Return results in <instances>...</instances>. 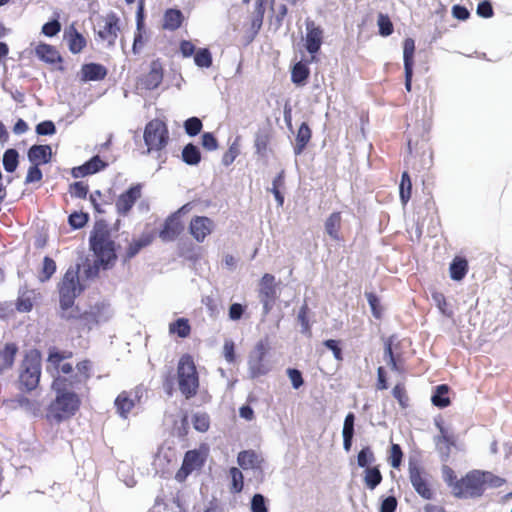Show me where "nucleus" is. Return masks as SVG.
<instances>
[{
  "label": "nucleus",
  "instance_id": "nucleus-37",
  "mask_svg": "<svg viewBox=\"0 0 512 512\" xmlns=\"http://www.w3.org/2000/svg\"><path fill=\"white\" fill-rule=\"evenodd\" d=\"M182 160L187 165H197L201 160V153L199 148L192 143L185 145L182 150Z\"/></svg>",
  "mask_w": 512,
  "mask_h": 512
},
{
  "label": "nucleus",
  "instance_id": "nucleus-28",
  "mask_svg": "<svg viewBox=\"0 0 512 512\" xmlns=\"http://www.w3.org/2000/svg\"><path fill=\"white\" fill-rule=\"evenodd\" d=\"M342 225V217L340 212H333L325 221V231L331 239L341 241L343 238L340 236Z\"/></svg>",
  "mask_w": 512,
  "mask_h": 512
},
{
  "label": "nucleus",
  "instance_id": "nucleus-12",
  "mask_svg": "<svg viewBox=\"0 0 512 512\" xmlns=\"http://www.w3.org/2000/svg\"><path fill=\"white\" fill-rule=\"evenodd\" d=\"M205 459L201 453L194 449L185 453L182 465L175 474V479L182 483L187 477L196 469H200L204 464Z\"/></svg>",
  "mask_w": 512,
  "mask_h": 512
},
{
  "label": "nucleus",
  "instance_id": "nucleus-27",
  "mask_svg": "<svg viewBox=\"0 0 512 512\" xmlns=\"http://www.w3.org/2000/svg\"><path fill=\"white\" fill-rule=\"evenodd\" d=\"M239 466L244 469H257L261 467L262 459L253 450H244L239 452L237 456Z\"/></svg>",
  "mask_w": 512,
  "mask_h": 512
},
{
  "label": "nucleus",
  "instance_id": "nucleus-55",
  "mask_svg": "<svg viewBox=\"0 0 512 512\" xmlns=\"http://www.w3.org/2000/svg\"><path fill=\"white\" fill-rule=\"evenodd\" d=\"M309 70L305 64L298 62L292 69V81L294 83H302L307 79Z\"/></svg>",
  "mask_w": 512,
  "mask_h": 512
},
{
  "label": "nucleus",
  "instance_id": "nucleus-58",
  "mask_svg": "<svg viewBox=\"0 0 512 512\" xmlns=\"http://www.w3.org/2000/svg\"><path fill=\"white\" fill-rule=\"evenodd\" d=\"M87 221L88 216L83 212H74L69 216V224L76 229L84 227Z\"/></svg>",
  "mask_w": 512,
  "mask_h": 512
},
{
  "label": "nucleus",
  "instance_id": "nucleus-7",
  "mask_svg": "<svg viewBox=\"0 0 512 512\" xmlns=\"http://www.w3.org/2000/svg\"><path fill=\"white\" fill-rule=\"evenodd\" d=\"M271 349L269 339L259 340L248 357V370L252 379L268 374L271 370L267 355Z\"/></svg>",
  "mask_w": 512,
  "mask_h": 512
},
{
  "label": "nucleus",
  "instance_id": "nucleus-63",
  "mask_svg": "<svg viewBox=\"0 0 512 512\" xmlns=\"http://www.w3.org/2000/svg\"><path fill=\"white\" fill-rule=\"evenodd\" d=\"M201 140L202 146L209 151H214L218 147L216 138L210 132L204 133L201 137Z\"/></svg>",
  "mask_w": 512,
  "mask_h": 512
},
{
  "label": "nucleus",
  "instance_id": "nucleus-48",
  "mask_svg": "<svg viewBox=\"0 0 512 512\" xmlns=\"http://www.w3.org/2000/svg\"><path fill=\"white\" fill-rule=\"evenodd\" d=\"M194 63L200 68H209L212 65V55L207 48H200L194 55Z\"/></svg>",
  "mask_w": 512,
  "mask_h": 512
},
{
  "label": "nucleus",
  "instance_id": "nucleus-24",
  "mask_svg": "<svg viewBox=\"0 0 512 512\" xmlns=\"http://www.w3.org/2000/svg\"><path fill=\"white\" fill-rule=\"evenodd\" d=\"M17 353L18 346L15 343L10 342L5 344L0 350V373L13 367Z\"/></svg>",
  "mask_w": 512,
  "mask_h": 512
},
{
  "label": "nucleus",
  "instance_id": "nucleus-14",
  "mask_svg": "<svg viewBox=\"0 0 512 512\" xmlns=\"http://www.w3.org/2000/svg\"><path fill=\"white\" fill-rule=\"evenodd\" d=\"M182 210L183 208L173 213L165 220L163 228L159 232V237L162 241H174L184 230L183 222L180 220Z\"/></svg>",
  "mask_w": 512,
  "mask_h": 512
},
{
  "label": "nucleus",
  "instance_id": "nucleus-11",
  "mask_svg": "<svg viewBox=\"0 0 512 512\" xmlns=\"http://www.w3.org/2000/svg\"><path fill=\"white\" fill-rule=\"evenodd\" d=\"M259 298L263 304L264 312L266 314L269 313L277 298V289L274 275L265 273L262 276L259 283Z\"/></svg>",
  "mask_w": 512,
  "mask_h": 512
},
{
  "label": "nucleus",
  "instance_id": "nucleus-51",
  "mask_svg": "<svg viewBox=\"0 0 512 512\" xmlns=\"http://www.w3.org/2000/svg\"><path fill=\"white\" fill-rule=\"evenodd\" d=\"M309 312L310 309L308 307V304L305 302L298 312V321L301 324L302 332L308 335H311V325L309 322Z\"/></svg>",
  "mask_w": 512,
  "mask_h": 512
},
{
  "label": "nucleus",
  "instance_id": "nucleus-3",
  "mask_svg": "<svg viewBox=\"0 0 512 512\" xmlns=\"http://www.w3.org/2000/svg\"><path fill=\"white\" fill-rule=\"evenodd\" d=\"M42 373V356L39 350L33 348L26 351L18 367V384L21 391L35 390L40 382Z\"/></svg>",
  "mask_w": 512,
  "mask_h": 512
},
{
  "label": "nucleus",
  "instance_id": "nucleus-45",
  "mask_svg": "<svg viewBox=\"0 0 512 512\" xmlns=\"http://www.w3.org/2000/svg\"><path fill=\"white\" fill-rule=\"evenodd\" d=\"M376 458L369 446L362 448L357 455V464L361 468L371 467Z\"/></svg>",
  "mask_w": 512,
  "mask_h": 512
},
{
  "label": "nucleus",
  "instance_id": "nucleus-30",
  "mask_svg": "<svg viewBox=\"0 0 512 512\" xmlns=\"http://www.w3.org/2000/svg\"><path fill=\"white\" fill-rule=\"evenodd\" d=\"M382 480L383 476L379 465H373L365 468L363 472V483L367 489L373 491L381 484Z\"/></svg>",
  "mask_w": 512,
  "mask_h": 512
},
{
  "label": "nucleus",
  "instance_id": "nucleus-60",
  "mask_svg": "<svg viewBox=\"0 0 512 512\" xmlns=\"http://www.w3.org/2000/svg\"><path fill=\"white\" fill-rule=\"evenodd\" d=\"M251 511L252 512H268L265 498L261 494H255L251 500Z\"/></svg>",
  "mask_w": 512,
  "mask_h": 512
},
{
  "label": "nucleus",
  "instance_id": "nucleus-49",
  "mask_svg": "<svg viewBox=\"0 0 512 512\" xmlns=\"http://www.w3.org/2000/svg\"><path fill=\"white\" fill-rule=\"evenodd\" d=\"M415 51V43L411 38H407L403 45L404 68H413V56Z\"/></svg>",
  "mask_w": 512,
  "mask_h": 512
},
{
  "label": "nucleus",
  "instance_id": "nucleus-29",
  "mask_svg": "<svg viewBox=\"0 0 512 512\" xmlns=\"http://www.w3.org/2000/svg\"><path fill=\"white\" fill-rule=\"evenodd\" d=\"M152 241H153V235L150 233L143 234L138 239H133L129 243V245L126 249L124 260L128 261V260L132 259L134 256H136L139 253V251L142 248L150 245L152 243Z\"/></svg>",
  "mask_w": 512,
  "mask_h": 512
},
{
  "label": "nucleus",
  "instance_id": "nucleus-5",
  "mask_svg": "<svg viewBox=\"0 0 512 512\" xmlns=\"http://www.w3.org/2000/svg\"><path fill=\"white\" fill-rule=\"evenodd\" d=\"M486 475L478 470L467 473L456 483L453 495L458 498L480 497L485 490Z\"/></svg>",
  "mask_w": 512,
  "mask_h": 512
},
{
  "label": "nucleus",
  "instance_id": "nucleus-33",
  "mask_svg": "<svg viewBox=\"0 0 512 512\" xmlns=\"http://www.w3.org/2000/svg\"><path fill=\"white\" fill-rule=\"evenodd\" d=\"M354 421L355 415L352 412L348 413L344 419L342 435L343 447L346 452H349L352 446L354 436Z\"/></svg>",
  "mask_w": 512,
  "mask_h": 512
},
{
  "label": "nucleus",
  "instance_id": "nucleus-42",
  "mask_svg": "<svg viewBox=\"0 0 512 512\" xmlns=\"http://www.w3.org/2000/svg\"><path fill=\"white\" fill-rule=\"evenodd\" d=\"M136 199V194H120L116 201L118 212L123 215L127 214L134 205Z\"/></svg>",
  "mask_w": 512,
  "mask_h": 512
},
{
  "label": "nucleus",
  "instance_id": "nucleus-39",
  "mask_svg": "<svg viewBox=\"0 0 512 512\" xmlns=\"http://www.w3.org/2000/svg\"><path fill=\"white\" fill-rule=\"evenodd\" d=\"M311 138V131L310 128L306 123H302L301 126L298 129L297 136H296V147H295V153L300 154L304 147L307 145Z\"/></svg>",
  "mask_w": 512,
  "mask_h": 512
},
{
  "label": "nucleus",
  "instance_id": "nucleus-9",
  "mask_svg": "<svg viewBox=\"0 0 512 512\" xmlns=\"http://www.w3.org/2000/svg\"><path fill=\"white\" fill-rule=\"evenodd\" d=\"M143 137L148 153L159 152L168 144L169 131L163 121L153 119L146 124Z\"/></svg>",
  "mask_w": 512,
  "mask_h": 512
},
{
  "label": "nucleus",
  "instance_id": "nucleus-52",
  "mask_svg": "<svg viewBox=\"0 0 512 512\" xmlns=\"http://www.w3.org/2000/svg\"><path fill=\"white\" fill-rule=\"evenodd\" d=\"M193 427L199 432H206L210 427V418L206 413H197L193 416Z\"/></svg>",
  "mask_w": 512,
  "mask_h": 512
},
{
  "label": "nucleus",
  "instance_id": "nucleus-2",
  "mask_svg": "<svg viewBox=\"0 0 512 512\" xmlns=\"http://www.w3.org/2000/svg\"><path fill=\"white\" fill-rule=\"evenodd\" d=\"M90 247L97 260L93 267L94 271H92V268L87 271L88 276L96 275L100 266L103 269H108L114 265L117 259L115 243L107 226L103 224L95 225L90 236Z\"/></svg>",
  "mask_w": 512,
  "mask_h": 512
},
{
  "label": "nucleus",
  "instance_id": "nucleus-54",
  "mask_svg": "<svg viewBox=\"0 0 512 512\" xmlns=\"http://www.w3.org/2000/svg\"><path fill=\"white\" fill-rule=\"evenodd\" d=\"M202 121L197 117L188 118L184 122V129L187 135L196 136L202 129Z\"/></svg>",
  "mask_w": 512,
  "mask_h": 512
},
{
  "label": "nucleus",
  "instance_id": "nucleus-56",
  "mask_svg": "<svg viewBox=\"0 0 512 512\" xmlns=\"http://www.w3.org/2000/svg\"><path fill=\"white\" fill-rule=\"evenodd\" d=\"M366 298L370 305L373 316L377 319H380L382 316V307L378 297L374 293L370 292L366 293Z\"/></svg>",
  "mask_w": 512,
  "mask_h": 512
},
{
  "label": "nucleus",
  "instance_id": "nucleus-6",
  "mask_svg": "<svg viewBox=\"0 0 512 512\" xmlns=\"http://www.w3.org/2000/svg\"><path fill=\"white\" fill-rule=\"evenodd\" d=\"M108 305L104 302H97L91 305L88 310L78 315L67 314L64 315L66 319H75L78 321L75 327L78 331H90L93 327L97 326L101 322H106L109 318Z\"/></svg>",
  "mask_w": 512,
  "mask_h": 512
},
{
  "label": "nucleus",
  "instance_id": "nucleus-57",
  "mask_svg": "<svg viewBox=\"0 0 512 512\" xmlns=\"http://www.w3.org/2000/svg\"><path fill=\"white\" fill-rule=\"evenodd\" d=\"M240 153V149H239V145L238 143L235 141L233 142L229 149L227 150V152L223 155V158H222V163L225 165V166H229L230 164H232L234 162V160L236 159V157L239 155Z\"/></svg>",
  "mask_w": 512,
  "mask_h": 512
},
{
  "label": "nucleus",
  "instance_id": "nucleus-62",
  "mask_svg": "<svg viewBox=\"0 0 512 512\" xmlns=\"http://www.w3.org/2000/svg\"><path fill=\"white\" fill-rule=\"evenodd\" d=\"M60 30L61 24L56 19L45 23L42 27V33L48 37L55 36Z\"/></svg>",
  "mask_w": 512,
  "mask_h": 512
},
{
  "label": "nucleus",
  "instance_id": "nucleus-20",
  "mask_svg": "<svg viewBox=\"0 0 512 512\" xmlns=\"http://www.w3.org/2000/svg\"><path fill=\"white\" fill-rule=\"evenodd\" d=\"M106 166L105 162L100 159L99 156L92 157L89 161L83 165L74 167L72 169V175L75 178L85 177L87 175L94 174Z\"/></svg>",
  "mask_w": 512,
  "mask_h": 512
},
{
  "label": "nucleus",
  "instance_id": "nucleus-25",
  "mask_svg": "<svg viewBox=\"0 0 512 512\" xmlns=\"http://www.w3.org/2000/svg\"><path fill=\"white\" fill-rule=\"evenodd\" d=\"M107 75L106 68L97 63L85 64L81 68V80L82 81H99L105 78Z\"/></svg>",
  "mask_w": 512,
  "mask_h": 512
},
{
  "label": "nucleus",
  "instance_id": "nucleus-31",
  "mask_svg": "<svg viewBox=\"0 0 512 512\" xmlns=\"http://www.w3.org/2000/svg\"><path fill=\"white\" fill-rule=\"evenodd\" d=\"M468 269V261L464 257H454L449 267L451 279L461 281L466 276Z\"/></svg>",
  "mask_w": 512,
  "mask_h": 512
},
{
  "label": "nucleus",
  "instance_id": "nucleus-34",
  "mask_svg": "<svg viewBox=\"0 0 512 512\" xmlns=\"http://www.w3.org/2000/svg\"><path fill=\"white\" fill-rule=\"evenodd\" d=\"M191 325L187 318H178L169 324V333L180 338H187L191 334Z\"/></svg>",
  "mask_w": 512,
  "mask_h": 512
},
{
  "label": "nucleus",
  "instance_id": "nucleus-26",
  "mask_svg": "<svg viewBox=\"0 0 512 512\" xmlns=\"http://www.w3.org/2000/svg\"><path fill=\"white\" fill-rule=\"evenodd\" d=\"M163 79V69L159 61H153L149 73L143 78L145 88L152 90L157 88Z\"/></svg>",
  "mask_w": 512,
  "mask_h": 512
},
{
  "label": "nucleus",
  "instance_id": "nucleus-44",
  "mask_svg": "<svg viewBox=\"0 0 512 512\" xmlns=\"http://www.w3.org/2000/svg\"><path fill=\"white\" fill-rule=\"evenodd\" d=\"M432 299L433 301L435 302L437 308L440 310V312L448 317V318H452L453 315H454V312L453 310L450 308L447 300H446V297L443 293L441 292H434L432 294Z\"/></svg>",
  "mask_w": 512,
  "mask_h": 512
},
{
  "label": "nucleus",
  "instance_id": "nucleus-61",
  "mask_svg": "<svg viewBox=\"0 0 512 512\" xmlns=\"http://www.w3.org/2000/svg\"><path fill=\"white\" fill-rule=\"evenodd\" d=\"M287 375L294 389H299L303 385L304 380L302 377V373L298 369L289 368L287 370Z\"/></svg>",
  "mask_w": 512,
  "mask_h": 512
},
{
  "label": "nucleus",
  "instance_id": "nucleus-22",
  "mask_svg": "<svg viewBox=\"0 0 512 512\" xmlns=\"http://www.w3.org/2000/svg\"><path fill=\"white\" fill-rule=\"evenodd\" d=\"M267 3L268 0H257L255 2L254 11L251 15V24L249 28L251 38H254L262 27Z\"/></svg>",
  "mask_w": 512,
  "mask_h": 512
},
{
  "label": "nucleus",
  "instance_id": "nucleus-32",
  "mask_svg": "<svg viewBox=\"0 0 512 512\" xmlns=\"http://www.w3.org/2000/svg\"><path fill=\"white\" fill-rule=\"evenodd\" d=\"M35 54L39 59L50 64H54L61 60L58 51L48 44H39L35 48Z\"/></svg>",
  "mask_w": 512,
  "mask_h": 512
},
{
  "label": "nucleus",
  "instance_id": "nucleus-47",
  "mask_svg": "<svg viewBox=\"0 0 512 512\" xmlns=\"http://www.w3.org/2000/svg\"><path fill=\"white\" fill-rule=\"evenodd\" d=\"M18 165V152L15 149H8L3 155V166L7 172H14Z\"/></svg>",
  "mask_w": 512,
  "mask_h": 512
},
{
  "label": "nucleus",
  "instance_id": "nucleus-19",
  "mask_svg": "<svg viewBox=\"0 0 512 512\" xmlns=\"http://www.w3.org/2000/svg\"><path fill=\"white\" fill-rule=\"evenodd\" d=\"M136 399H139L137 393H135L134 398L131 397V393L127 391H122L115 399L114 405L117 413L124 419L128 417V414L135 407Z\"/></svg>",
  "mask_w": 512,
  "mask_h": 512
},
{
  "label": "nucleus",
  "instance_id": "nucleus-36",
  "mask_svg": "<svg viewBox=\"0 0 512 512\" xmlns=\"http://www.w3.org/2000/svg\"><path fill=\"white\" fill-rule=\"evenodd\" d=\"M182 13L177 9H169L166 11L163 19V27L168 30H175L182 23Z\"/></svg>",
  "mask_w": 512,
  "mask_h": 512
},
{
  "label": "nucleus",
  "instance_id": "nucleus-18",
  "mask_svg": "<svg viewBox=\"0 0 512 512\" xmlns=\"http://www.w3.org/2000/svg\"><path fill=\"white\" fill-rule=\"evenodd\" d=\"M40 298V293L36 289H29L26 286L19 289L15 308L18 312H30L35 303Z\"/></svg>",
  "mask_w": 512,
  "mask_h": 512
},
{
  "label": "nucleus",
  "instance_id": "nucleus-23",
  "mask_svg": "<svg viewBox=\"0 0 512 512\" xmlns=\"http://www.w3.org/2000/svg\"><path fill=\"white\" fill-rule=\"evenodd\" d=\"M77 373L68 378L71 387L77 384L86 383L92 376V362L89 359L82 360L76 364Z\"/></svg>",
  "mask_w": 512,
  "mask_h": 512
},
{
  "label": "nucleus",
  "instance_id": "nucleus-21",
  "mask_svg": "<svg viewBox=\"0 0 512 512\" xmlns=\"http://www.w3.org/2000/svg\"><path fill=\"white\" fill-rule=\"evenodd\" d=\"M52 150L49 145H33L28 151V159L32 165L39 166L50 161Z\"/></svg>",
  "mask_w": 512,
  "mask_h": 512
},
{
  "label": "nucleus",
  "instance_id": "nucleus-43",
  "mask_svg": "<svg viewBox=\"0 0 512 512\" xmlns=\"http://www.w3.org/2000/svg\"><path fill=\"white\" fill-rule=\"evenodd\" d=\"M56 272V263L49 256H45L43 259V264L41 271L39 273V280L41 282L48 281L52 275Z\"/></svg>",
  "mask_w": 512,
  "mask_h": 512
},
{
  "label": "nucleus",
  "instance_id": "nucleus-64",
  "mask_svg": "<svg viewBox=\"0 0 512 512\" xmlns=\"http://www.w3.org/2000/svg\"><path fill=\"white\" fill-rule=\"evenodd\" d=\"M398 502L396 497L388 496L382 500L380 505V512H395Z\"/></svg>",
  "mask_w": 512,
  "mask_h": 512
},
{
  "label": "nucleus",
  "instance_id": "nucleus-17",
  "mask_svg": "<svg viewBox=\"0 0 512 512\" xmlns=\"http://www.w3.org/2000/svg\"><path fill=\"white\" fill-rule=\"evenodd\" d=\"M409 478L415 491L424 499H431L433 497V491L424 475V473L418 467H412L409 469Z\"/></svg>",
  "mask_w": 512,
  "mask_h": 512
},
{
  "label": "nucleus",
  "instance_id": "nucleus-10",
  "mask_svg": "<svg viewBox=\"0 0 512 512\" xmlns=\"http://www.w3.org/2000/svg\"><path fill=\"white\" fill-rule=\"evenodd\" d=\"M73 356L72 351L58 350L57 348H51L47 357L46 370L50 373L53 378L62 376L61 374L68 375L73 372V366L70 363H63L64 360L69 359Z\"/></svg>",
  "mask_w": 512,
  "mask_h": 512
},
{
  "label": "nucleus",
  "instance_id": "nucleus-40",
  "mask_svg": "<svg viewBox=\"0 0 512 512\" xmlns=\"http://www.w3.org/2000/svg\"><path fill=\"white\" fill-rule=\"evenodd\" d=\"M142 27H143V2L140 1L138 11H137V33L134 37L133 43V52L137 53L138 48H141L144 44L143 35H142Z\"/></svg>",
  "mask_w": 512,
  "mask_h": 512
},
{
  "label": "nucleus",
  "instance_id": "nucleus-16",
  "mask_svg": "<svg viewBox=\"0 0 512 512\" xmlns=\"http://www.w3.org/2000/svg\"><path fill=\"white\" fill-rule=\"evenodd\" d=\"M214 229L213 221L205 216H196L191 219L189 231L197 242H203Z\"/></svg>",
  "mask_w": 512,
  "mask_h": 512
},
{
  "label": "nucleus",
  "instance_id": "nucleus-13",
  "mask_svg": "<svg viewBox=\"0 0 512 512\" xmlns=\"http://www.w3.org/2000/svg\"><path fill=\"white\" fill-rule=\"evenodd\" d=\"M305 48L311 55V62L315 60V54L320 50L323 42V31L312 20H306Z\"/></svg>",
  "mask_w": 512,
  "mask_h": 512
},
{
  "label": "nucleus",
  "instance_id": "nucleus-59",
  "mask_svg": "<svg viewBox=\"0 0 512 512\" xmlns=\"http://www.w3.org/2000/svg\"><path fill=\"white\" fill-rule=\"evenodd\" d=\"M323 345L332 351L333 356L337 361H343V354L342 349L340 347V341L328 339L323 342Z\"/></svg>",
  "mask_w": 512,
  "mask_h": 512
},
{
  "label": "nucleus",
  "instance_id": "nucleus-38",
  "mask_svg": "<svg viewBox=\"0 0 512 512\" xmlns=\"http://www.w3.org/2000/svg\"><path fill=\"white\" fill-rule=\"evenodd\" d=\"M66 37L68 38L69 50L74 54L81 52L86 45L85 38L75 29H71Z\"/></svg>",
  "mask_w": 512,
  "mask_h": 512
},
{
  "label": "nucleus",
  "instance_id": "nucleus-8",
  "mask_svg": "<svg viewBox=\"0 0 512 512\" xmlns=\"http://www.w3.org/2000/svg\"><path fill=\"white\" fill-rule=\"evenodd\" d=\"M58 290L60 307L67 311L73 307L76 297L82 291L78 270L68 269L58 285Z\"/></svg>",
  "mask_w": 512,
  "mask_h": 512
},
{
  "label": "nucleus",
  "instance_id": "nucleus-46",
  "mask_svg": "<svg viewBox=\"0 0 512 512\" xmlns=\"http://www.w3.org/2000/svg\"><path fill=\"white\" fill-rule=\"evenodd\" d=\"M229 474L231 477L230 491L232 493H240L244 486V477L242 472L238 468L232 467L229 470Z\"/></svg>",
  "mask_w": 512,
  "mask_h": 512
},
{
  "label": "nucleus",
  "instance_id": "nucleus-50",
  "mask_svg": "<svg viewBox=\"0 0 512 512\" xmlns=\"http://www.w3.org/2000/svg\"><path fill=\"white\" fill-rule=\"evenodd\" d=\"M403 459V452L399 444L393 443L389 450L388 462L389 464L398 469L401 466Z\"/></svg>",
  "mask_w": 512,
  "mask_h": 512
},
{
  "label": "nucleus",
  "instance_id": "nucleus-1",
  "mask_svg": "<svg viewBox=\"0 0 512 512\" xmlns=\"http://www.w3.org/2000/svg\"><path fill=\"white\" fill-rule=\"evenodd\" d=\"M51 388L56 393V397L47 408V419L61 423L75 416L81 407L82 400L80 395L69 389L72 387L68 384V378L55 377Z\"/></svg>",
  "mask_w": 512,
  "mask_h": 512
},
{
  "label": "nucleus",
  "instance_id": "nucleus-53",
  "mask_svg": "<svg viewBox=\"0 0 512 512\" xmlns=\"http://www.w3.org/2000/svg\"><path fill=\"white\" fill-rule=\"evenodd\" d=\"M377 25L381 36L387 37L393 33V24L387 15L380 13L378 15Z\"/></svg>",
  "mask_w": 512,
  "mask_h": 512
},
{
  "label": "nucleus",
  "instance_id": "nucleus-4",
  "mask_svg": "<svg viewBox=\"0 0 512 512\" xmlns=\"http://www.w3.org/2000/svg\"><path fill=\"white\" fill-rule=\"evenodd\" d=\"M179 390L186 399L193 398L199 390V375L193 357L184 354L177 365Z\"/></svg>",
  "mask_w": 512,
  "mask_h": 512
},
{
  "label": "nucleus",
  "instance_id": "nucleus-15",
  "mask_svg": "<svg viewBox=\"0 0 512 512\" xmlns=\"http://www.w3.org/2000/svg\"><path fill=\"white\" fill-rule=\"evenodd\" d=\"M119 19L115 14L106 15L99 23L98 36L113 45L117 39L119 31Z\"/></svg>",
  "mask_w": 512,
  "mask_h": 512
},
{
  "label": "nucleus",
  "instance_id": "nucleus-41",
  "mask_svg": "<svg viewBox=\"0 0 512 512\" xmlns=\"http://www.w3.org/2000/svg\"><path fill=\"white\" fill-rule=\"evenodd\" d=\"M392 395L398 401L401 408L405 409L409 406V396L404 382H398L393 387Z\"/></svg>",
  "mask_w": 512,
  "mask_h": 512
},
{
  "label": "nucleus",
  "instance_id": "nucleus-35",
  "mask_svg": "<svg viewBox=\"0 0 512 512\" xmlns=\"http://www.w3.org/2000/svg\"><path fill=\"white\" fill-rule=\"evenodd\" d=\"M449 390L450 388L446 384L438 385L431 397L433 405L438 408L448 407L451 404V400L448 397Z\"/></svg>",
  "mask_w": 512,
  "mask_h": 512
}]
</instances>
